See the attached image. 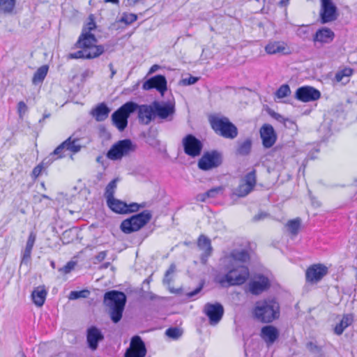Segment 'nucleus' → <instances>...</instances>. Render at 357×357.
<instances>
[{"label": "nucleus", "mask_w": 357, "mask_h": 357, "mask_svg": "<svg viewBox=\"0 0 357 357\" xmlns=\"http://www.w3.org/2000/svg\"><path fill=\"white\" fill-rule=\"evenodd\" d=\"M253 316L262 323H271L280 317V305L274 298L258 301L253 309Z\"/></svg>", "instance_id": "obj_1"}, {"label": "nucleus", "mask_w": 357, "mask_h": 357, "mask_svg": "<svg viewBox=\"0 0 357 357\" xmlns=\"http://www.w3.org/2000/svg\"><path fill=\"white\" fill-rule=\"evenodd\" d=\"M126 303V296L123 292L112 290L104 295V304L109 307V314L114 323H118L122 318Z\"/></svg>", "instance_id": "obj_2"}, {"label": "nucleus", "mask_w": 357, "mask_h": 357, "mask_svg": "<svg viewBox=\"0 0 357 357\" xmlns=\"http://www.w3.org/2000/svg\"><path fill=\"white\" fill-rule=\"evenodd\" d=\"M210 123L215 133L226 139H233L238 136L236 126L227 117L215 116L210 119Z\"/></svg>", "instance_id": "obj_3"}, {"label": "nucleus", "mask_w": 357, "mask_h": 357, "mask_svg": "<svg viewBox=\"0 0 357 357\" xmlns=\"http://www.w3.org/2000/svg\"><path fill=\"white\" fill-rule=\"evenodd\" d=\"M137 104L129 101L121 106L112 114V123L120 131H123L128 126L130 115L135 112Z\"/></svg>", "instance_id": "obj_4"}, {"label": "nucleus", "mask_w": 357, "mask_h": 357, "mask_svg": "<svg viewBox=\"0 0 357 357\" xmlns=\"http://www.w3.org/2000/svg\"><path fill=\"white\" fill-rule=\"evenodd\" d=\"M152 214L145 210L139 213L132 215L130 218L124 220L120 226V228L125 234H130L138 231L143 227L151 219Z\"/></svg>", "instance_id": "obj_5"}, {"label": "nucleus", "mask_w": 357, "mask_h": 357, "mask_svg": "<svg viewBox=\"0 0 357 357\" xmlns=\"http://www.w3.org/2000/svg\"><path fill=\"white\" fill-rule=\"evenodd\" d=\"M136 149V145L129 139H121L114 144L107 153V157L112 160H120Z\"/></svg>", "instance_id": "obj_6"}, {"label": "nucleus", "mask_w": 357, "mask_h": 357, "mask_svg": "<svg viewBox=\"0 0 357 357\" xmlns=\"http://www.w3.org/2000/svg\"><path fill=\"white\" fill-rule=\"evenodd\" d=\"M228 272L225 274L224 280L229 285H240L243 284L249 278L250 272L248 268L245 265H231L228 266Z\"/></svg>", "instance_id": "obj_7"}, {"label": "nucleus", "mask_w": 357, "mask_h": 357, "mask_svg": "<svg viewBox=\"0 0 357 357\" xmlns=\"http://www.w3.org/2000/svg\"><path fill=\"white\" fill-rule=\"evenodd\" d=\"M222 163V155L214 150L205 152L198 161V167L204 171L211 170L218 167Z\"/></svg>", "instance_id": "obj_8"}, {"label": "nucleus", "mask_w": 357, "mask_h": 357, "mask_svg": "<svg viewBox=\"0 0 357 357\" xmlns=\"http://www.w3.org/2000/svg\"><path fill=\"white\" fill-rule=\"evenodd\" d=\"M155 117L160 119L172 121L176 112L175 102L174 101L159 102L153 101Z\"/></svg>", "instance_id": "obj_9"}, {"label": "nucleus", "mask_w": 357, "mask_h": 357, "mask_svg": "<svg viewBox=\"0 0 357 357\" xmlns=\"http://www.w3.org/2000/svg\"><path fill=\"white\" fill-rule=\"evenodd\" d=\"M184 152L192 158L197 157L201 154L203 144L202 142L194 135H187L182 141Z\"/></svg>", "instance_id": "obj_10"}, {"label": "nucleus", "mask_w": 357, "mask_h": 357, "mask_svg": "<svg viewBox=\"0 0 357 357\" xmlns=\"http://www.w3.org/2000/svg\"><path fill=\"white\" fill-rule=\"evenodd\" d=\"M204 312L208 317L211 325H216L222 319L224 314V307L219 303H206L204 307Z\"/></svg>", "instance_id": "obj_11"}, {"label": "nucleus", "mask_w": 357, "mask_h": 357, "mask_svg": "<svg viewBox=\"0 0 357 357\" xmlns=\"http://www.w3.org/2000/svg\"><path fill=\"white\" fill-rule=\"evenodd\" d=\"M321 97L320 91L310 86H303L297 89L295 93V98L303 102H308L317 100Z\"/></svg>", "instance_id": "obj_12"}, {"label": "nucleus", "mask_w": 357, "mask_h": 357, "mask_svg": "<svg viewBox=\"0 0 357 357\" xmlns=\"http://www.w3.org/2000/svg\"><path fill=\"white\" fill-rule=\"evenodd\" d=\"M321 8L320 11L321 22L326 24L335 21L337 19V7L331 0H321Z\"/></svg>", "instance_id": "obj_13"}, {"label": "nucleus", "mask_w": 357, "mask_h": 357, "mask_svg": "<svg viewBox=\"0 0 357 357\" xmlns=\"http://www.w3.org/2000/svg\"><path fill=\"white\" fill-rule=\"evenodd\" d=\"M328 273V268L321 264L310 266L306 271V281L310 283L319 282Z\"/></svg>", "instance_id": "obj_14"}, {"label": "nucleus", "mask_w": 357, "mask_h": 357, "mask_svg": "<svg viewBox=\"0 0 357 357\" xmlns=\"http://www.w3.org/2000/svg\"><path fill=\"white\" fill-rule=\"evenodd\" d=\"M259 135L265 149L271 148L277 141V134L271 124L264 123L260 128Z\"/></svg>", "instance_id": "obj_15"}, {"label": "nucleus", "mask_w": 357, "mask_h": 357, "mask_svg": "<svg viewBox=\"0 0 357 357\" xmlns=\"http://www.w3.org/2000/svg\"><path fill=\"white\" fill-rule=\"evenodd\" d=\"M146 349L142 338L135 335L131 339L130 349L126 352L125 357H144Z\"/></svg>", "instance_id": "obj_16"}, {"label": "nucleus", "mask_w": 357, "mask_h": 357, "mask_svg": "<svg viewBox=\"0 0 357 357\" xmlns=\"http://www.w3.org/2000/svg\"><path fill=\"white\" fill-rule=\"evenodd\" d=\"M142 87L144 90L155 89L163 95L167 91V79L164 75H157L147 79Z\"/></svg>", "instance_id": "obj_17"}, {"label": "nucleus", "mask_w": 357, "mask_h": 357, "mask_svg": "<svg viewBox=\"0 0 357 357\" xmlns=\"http://www.w3.org/2000/svg\"><path fill=\"white\" fill-rule=\"evenodd\" d=\"M270 287V281L267 277L259 275L249 282V291L254 295H259L268 289Z\"/></svg>", "instance_id": "obj_18"}, {"label": "nucleus", "mask_w": 357, "mask_h": 357, "mask_svg": "<svg viewBox=\"0 0 357 357\" xmlns=\"http://www.w3.org/2000/svg\"><path fill=\"white\" fill-rule=\"evenodd\" d=\"M96 43L97 39L93 33L82 32L75 44V47L77 48L88 50L89 52H93L96 47H99V45H96Z\"/></svg>", "instance_id": "obj_19"}, {"label": "nucleus", "mask_w": 357, "mask_h": 357, "mask_svg": "<svg viewBox=\"0 0 357 357\" xmlns=\"http://www.w3.org/2000/svg\"><path fill=\"white\" fill-rule=\"evenodd\" d=\"M197 246L202 253L200 256L201 262L206 264L208 257L212 255L213 248L211 240L205 235H200L197 240Z\"/></svg>", "instance_id": "obj_20"}, {"label": "nucleus", "mask_w": 357, "mask_h": 357, "mask_svg": "<svg viewBox=\"0 0 357 357\" xmlns=\"http://www.w3.org/2000/svg\"><path fill=\"white\" fill-rule=\"evenodd\" d=\"M138 119L139 122L148 125L155 118L153 102L151 105H137Z\"/></svg>", "instance_id": "obj_21"}, {"label": "nucleus", "mask_w": 357, "mask_h": 357, "mask_svg": "<svg viewBox=\"0 0 357 357\" xmlns=\"http://www.w3.org/2000/svg\"><path fill=\"white\" fill-rule=\"evenodd\" d=\"M104 51L105 49L102 45H99V47H96V50L93 52H89L88 50L82 49L75 52L69 54L68 55V59H94L101 55L104 52Z\"/></svg>", "instance_id": "obj_22"}, {"label": "nucleus", "mask_w": 357, "mask_h": 357, "mask_svg": "<svg viewBox=\"0 0 357 357\" xmlns=\"http://www.w3.org/2000/svg\"><path fill=\"white\" fill-rule=\"evenodd\" d=\"M103 338L102 332L96 326H91L87 329L86 340L88 346L91 350L97 349L99 342Z\"/></svg>", "instance_id": "obj_23"}, {"label": "nucleus", "mask_w": 357, "mask_h": 357, "mask_svg": "<svg viewBox=\"0 0 357 357\" xmlns=\"http://www.w3.org/2000/svg\"><path fill=\"white\" fill-rule=\"evenodd\" d=\"M252 148V140L250 137L238 139L235 146V154L237 156H248L250 154Z\"/></svg>", "instance_id": "obj_24"}, {"label": "nucleus", "mask_w": 357, "mask_h": 357, "mask_svg": "<svg viewBox=\"0 0 357 357\" xmlns=\"http://www.w3.org/2000/svg\"><path fill=\"white\" fill-rule=\"evenodd\" d=\"M250 259L249 254L244 250H233L230 255L226 258V260L231 265H243L244 262H246Z\"/></svg>", "instance_id": "obj_25"}, {"label": "nucleus", "mask_w": 357, "mask_h": 357, "mask_svg": "<svg viewBox=\"0 0 357 357\" xmlns=\"http://www.w3.org/2000/svg\"><path fill=\"white\" fill-rule=\"evenodd\" d=\"M335 34L329 28L324 27L317 31L313 40L314 43H329L334 39Z\"/></svg>", "instance_id": "obj_26"}, {"label": "nucleus", "mask_w": 357, "mask_h": 357, "mask_svg": "<svg viewBox=\"0 0 357 357\" xmlns=\"http://www.w3.org/2000/svg\"><path fill=\"white\" fill-rule=\"evenodd\" d=\"M278 331L273 326H265L261 330V337L268 344H272L278 339Z\"/></svg>", "instance_id": "obj_27"}, {"label": "nucleus", "mask_w": 357, "mask_h": 357, "mask_svg": "<svg viewBox=\"0 0 357 357\" xmlns=\"http://www.w3.org/2000/svg\"><path fill=\"white\" fill-rule=\"evenodd\" d=\"M265 51L268 54L277 53L288 54L289 49L284 42L274 41L268 43L265 47Z\"/></svg>", "instance_id": "obj_28"}, {"label": "nucleus", "mask_w": 357, "mask_h": 357, "mask_svg": "<svg viewBox=\"0 0 357 357\" xmlns=\"http://www.w3.org/2000/svg\"><path fill=\"white\" fill-rule=\"evenodd\" d=\"M47 291L43 286L36 287L31 294L32 301L36 305L41 307L45 301Z\"/></svg>", "instance_id": "obj_29"}, {"label": "nucleus", "mask_w": 357, "mask_h": 357, "mask_svg": "<svg viewBox=\"0 0 357 357\" xmlns=\"http://www.w3.org/2000/svg\"><path fill=\"white\" fill-rule=\"evenodd\" d=\"M109 112V108L105 103H100L91 112V114L97 121H103L108 117Z\"/></svg>", "instance_id": "obj_30"}, {"label": "nucleus", "mask_w": 357, "mask_h": 357, "mask_svg": "<svg viewBox=\"0 0 357 357\" xmlns=\"http://www.w3.org/2000/svg\"><path fill=\"white\" fill-rule=\"evenodd\" d=\"M354 321V316L352 314H344L340 321L334 328V332L337 335H340L344 332V329L351 325Z\"/></svg>", "instance_id": "obj_31"}, {"label": "nucleus", "mask_w": 357, "mask_h": 357, "mask_svg": "<svg viewBox=\"0 0 357 357\" xmlns=\"http://www.w3.org/2000/svg\"><path fill=\"white\" fill-rule=\"evenodd\" d=\"M107 206L109 208L116 213H126L125 208L127 207V204L119 199L112 198L107 200Z\"/></svg>", "instance_id": "obj_32"}, {"label": "nucleus", "mask_w": 357, "mask_h": 357, "mask_svg": "<svg viewBox=\"0 0 357 357\" xmlns=\"http://www.w3.org/2000/svg\"><path fill=\"white\" fill-rule=\"evenodd\" d=\"M49 67L47 65H43L40 66L34 73L33 78H32V83L34 85H37L39 84H41L43 80L45 79L47 72H48Z\"/></svg>", "instance_id": "obj_33"}, {"label": "nucleus", "mask_w": 357, "mask_h": 357, "mask_svg": "<svg viewBox=\"0 0 357 357\" xmlns=\"http://www.w3.org/2000/svg\"><path fill=\"white\" fill-rule=\"evenodd\" d=\"M16 0H0V13L11 15L15 8Z\"/></svg>", "instance_id": "obj_34"}, {"label": "nucleus", "mask_w": 357, "mask_h": 357, "mask_svg": "<svg viewBox=\"0 0 357 357\" xmlns=\"http://www.w3.org/2000/svg\"><path fill=\"white\" fill-rule=\"evenodd\" d=\"M353 70L350 68H344L342 70L337 71L335 74V80L337 82H342L343 83H347L349 82V77L352 75Z\"/></svg>", "instance_id": "obj_35"}, {"label": "nucleus", "mask_w": 357, "mask_h": 357, "mask_svg": "<svg viewBox=\"0 0 357 357\" xmlns=\"http://www.w3.org/2000/svg\"><path fill=\"white\" fill-rule=\"evenodd\" d=\"M63 142H67V144L65 146V149L66 151H69L73 153H76L79 152L81 149V145L79 144L78 139H72V137H70Z\"/></svg>", "instance_id": "obj_36"}, {"label": "nucleus", "mask_w": 357, "mask_h": 357, "mask_svg": "<svg viewBox=\"0 0 357 357\" xmlns=\"http://www.w3.org/2000/svg\"><path fill=\"white\" fill-rule=\"evenodd\" d=\"M119 181V178H116L111 181L105 188V197L106 200L110 199L114 197V193L117 187V183Z\"/></svg>", "instance_id": "obj_37"}, {"label": "nucleus", "mask_w": 357, "mask_h": 357, "mask_svg": "<svg viewBox=\"0 0 357 357\" xmlns=\"http://www.w3.org/2000/svg\"><path fill=\"white\" fill-rule=\"evenodd\" d=\"M301 220L300 218H296L288 221L287 227L289 231L292 235H296L301 227Z\"/></svg>", "instance_id": "obj_38"}, {"label": "nucleus", "mask_w": 357, "mask_h": 357, "mask_svg": "<svg viewBox=\"0 0 357 357\" xmlns=\"http://www.w3.org/2000/svg\"><path fill=\"white\" fill-rule=\"evenodd\" d=\"M253 188L244 183H241L234 190V194L239 197L248 195Z\"/></svg>", "instance_id": "obj_39"}, {"label": "nucleus", "mask_w": 357, "mask_h": 357, "mask_svg": "<svg viewBox=\"0 0 357 357\" xmlns=\"http://www.w3.org/2000/svg\"><path fill=\"white\" fill-rule=\"evenodd\" d=\"M90 295V291L88 289H83L81 291H72L70 292L68 298L70 300H76L78 298H86Z\"/></svg>", "instance_id": "obj_40"}, {"label": "nucleus", "mask_w": 357, "mask_h": 357, "mask_svg": "<svg viewBox=\"0 0 357 357\" xmlns=\"http://www.w3.org/2000/svg\"><path fill=\"white\" fill-rule=\"evenodd\" d=\"M291 94V89L288 84H282L275 91V95L277 98L281 99L286 98Z\"/></svg>", "instance_id": "obj_41"}, {"label": "nucleus", "mask_w": 357, "mask_h": 357, "mask_svg": "<svg viewBox=\"0 0 357 357\" xmlns=\"http://www.w3.org/2000/svg\"><path fill=\"white\" fill-rule=\"evenodd\" d=\"M256 181V171L253 169L245 176L243 183L254 188Z\"/></svg>", "instance_id": "obj_42"}, {"label": "nucleus", "mask_w": 357, "mask_h": 357, "mask_svg": "<svg viewBox=\"0 0 357 357\" xmlns=\"http://www.w3.org/2000/svg\"><path fill=\"white\" fill-rule=\"evenodd\" d=\"M137 20V15L134 13H123L120 19V22L126 24H130Z\"/></svg>", "instance_id": "obj_43"}, {"label": "nucleus", "mask_w": 357, "mask_h": 357, "mask_svg": "<svg viewBox=\"0 0 357 357\" xmlns=\"http://www.w3.org/2000/svg\"><path fill=\"white\" fill-rule=\"evenodd\" d=\"M165 334L172 339H178L179 337L181 336L182 332L178 328H169L166 330Z\"/></svg>", "instance_id": "obj_44"}, {"label": "nucleus", "mask_w": 357, "mask_h": 357, "mask_svg": "<svg viewBox=\"0 0 357 357\" xmlns=\"http://www.w3.org/2000/svg\"><path fill=\"white\" fill-rule=\"evenodd\" d=\"M67 144V142H62L60 145H59L52 153V155H56V158H61L64 156L63 155L64 151H66L65 146Z\"/></svg>", "instance_id": "obj_45"}, {"label": "nucleus", "mask_w": 357, "mask_h": 357, "mask_svg": "<svg viewBox=\"0 0 357 357\" xmlns=\"http://www.w3.org/2000/svg\"><path fill=\"white\" fill-rule=\"evenodd\" d=\"M28 107L23 101H20L17 104V112L20 118L22 119L24 115L27 112Z\"/></svg>", "instance_id": "obj_46"}, {"label": "nucleus", "mask_w": 357, "mask_h": 357, "mask_svg": "<svg viewBox=\"0 0 357 357\" xmlns=\"http://www.w3.org/2000/svg\"><path fill=\"white\" fill-rule=\"evenodd\" d=\"M144 205H139L137 203H131L130 204H127L126 208H125V211H126V213H133L137 211L140 208H143Z\"/></svg>", "instance_id": "obj_47"}, {"label": "nucleus", "mask_w": 357, "mask_h": 357, "mask_svg": "<svg viewBox=\"0 0 357 357\" xmlns=\"http://www.w3.org/2000/svg\"><path fill=\"white\" fill-rule=\"evenodd\" d=\"M75 262L70 261L64 266L61 268L59 269V271L62 272L64 274L69 273L75 268Z\"/></svg>", "instance_id": "obj_48"}, {"label": "nucleus", "mask_w": 357, "mask_h": 357, "mask_svg": "<svg viewBox=\"0 0 357 357\" xmlns=\"http://www.w3.org/2000/svg\"><path fill=\"white\" fill-rule=\"evenodd\" d=\"M223 188L222 187H216L214 188H211L206 192V195L208 196V198L215 197L217 195L222 192Z\"/></svg>", "instance_id": "obj_49"}, {"label": "nucleus", "mask_w": 357, "mask_h": 357, "mask_svg": "<svg viewBox=\"0 0 357 357\" xmlns=\"http://www.w3.org/2000/svg\"><path fill=\"white\" fill-rule=\"evenodd\" d=\"M36 234L34 232H31L29 234V236L27 241H26V248H30L32 250L33 247L34 245L35 241H36Z\"/></svg>", "instance_id": "obj_50"}, {"label": "nucleus", "mask_w": 357, "mask_h": 357, "mask_svg": "<svg viewBox=\"0 0 357 357\" xmlns=\"http://www.w3.org/2000/svg\"><path fill=\"white\" fill-rule=\"evenodd\" d=\"M175 266L174 264H172L169 269L166 271L165 277L163 280V282L167 284H169L172 279L169 278V275L172 274L175 271Z\"/></svg>", "instance_id": "obj_51"}, {"label": "nucleus", "mask_w": 357, "mask_h": 357, "mask_svg": "<svg viewBox=\"0 0 357 357\" xmlns=\"http://www.w3.org/2000/svg\"><path fill=\"white\" fill-rule=\"evenodd\" d=\"M31 252V249L25 247V249L22 252V263H26L30 259Z\"/></svg>", "instance_id": "obj_52"}, {"label": "nucleus", "mask_w": 357, "mask_h": 357, "mask_svg": "<svg viewBox=\"0 0 357 357\" xmlns=\"http://www.w3.org/2000/svg\"><path fill=\"white\" fill-rule=\"evenodd\" d=\"M307 349L312 353L320 354L321 353V349L314 344L313 342H309L307 344Z\"/></svg>", "instance_id": "obj_53"}, {"label": "nucleus", "mask_w": 357, "mask_h": 357, "mask_svg": "<svg viewBox=\"0 0 357 357\" xmlns=\"http://www.w3.org/2000/svg\"><path fill=\"white\" fill-rule=\"evenodd\" d=\"M198 79H199L197 77L190 76L188 78L183 79L182 83L185 86L192 85L195 84L198 81Z\"/></svg>", "instance_id": "obj_54"}, {"label": "nucleus", "mask_w": 357, "mask_h": 357, "mask_svg": "<svg viewBox=\"0 0 357 357\" xmlns=\"http://www.w3.org/2000/svg\"><path fill=\"white\" fill-rule=\"evenodd\" d=\"M43 165H38L36 167H35L32 171L31 176L33 178H36L39 176V175L41 174V172L43 170Z\"/></svg>", "instance_id": "obj_55"}, {"label": "nucleus", "mask_w": 357, "mask_h": 357, "mask_svg": "<svg viewBox=\"0 0 357 357\" xmlns=\"http://www.w3.org/2000/svg\"><path fill=\"white\" fill-rule=\"evenodd\" d=\"M96 27V23L92 20L87 24L86 27L84 28L82 32L91 33Z\"/></svg>", "instance_id": "obj_56"}, {"label": "nucleus", "mask_w": 357, "mask_h": 357, "mask_svg": "<svg viewBox=\"0 0 357 357\" xmlns=\"http://www.w3.org/2000/svg\"><path fill=\"white\" fill-rule=\"evenodd\" d=\"M267 216H268V214L266 213L260 212L254 216L253 220H254V221H259V220L264 219Z\"/></svg>", "instance_id": "obj_57"}, {"label": "nucleus", "mask_w": 357, "mask_h": 357, "mask_svg": "<svg viewBox=\"0 0 357 357\" xmlns=\"http://www.w3.org/2000/svg\"><path fill=\"white\" fill-rule=\"evenodd\" d=\"M202 289V286H199L197 287L194 291H192L187 294V296L188 298H192L193 296H196L197 294H199Z\"/></svg>", "instance_id": "obj_58"}, {"label": "nucleus", "mask_w": 357, "mask_h": 357, "mask_svg": "<svg viewBox=\"0 0 357 357\" xmlns=\"http://www.w3.org/2000/svg\"><path fill=\"white\" fill-rule=\"evenodd\" d=\"M106 255H107L106 252L102 251V252H99L97 255V256L96 257V258L98 261H102V260H104L105 259Z\"/></svg>", "instance_id": "obj_59"}, {"label": "nucleus", "mask_w": 357, "mask_h": 357, "mask_svg": "<svg viewBox=\"0 0 357 357\" xmlns=\"http://www.w3.org/2000/svg\"><path fill=\"white\" fill-rule=\"evenodd\" d=\"M208 198V196L206 195V192L203 194H199L197 195V200L201 202H205L206 199Z\"/></svg>", "instance_id": "obj_60"}, {"label": "nucleus", "mask_w": 357, "mask_h": 357, "mask_svg": "<svg viewBox=\"0 0 357 357\" xmlns=\"http://www.w3.org/2000/svg\"><path fill=\"white\" fill-rule=\"evenodd\" d=\"M160 68V66L159 65H157V64L153 65L151 67V68L149 69V74H153V73H155Z\"/></svg>", "instance_id": "obj_61"}, {"label": "nucleus", "mask_w": 357, "mask_h": 357, "mask_svg": "<svg viewBox=\"0 0 357 357\" xmlns=\"http://www.w3.org/2000/svg\"><path fill=\"white\" fill-rule=\"evenodd\" d=\"M277 121H280V122H284L285 121V119L284 118L281 116L280 114H276L275 113L273 116Z\"/></svg>", "instance_id": "obj_62"}, {"label": "nucleus", "mask_w": 357, "mask_h": 357, "mask_svg": "<svg viewBox=\"0 0 357 357\" xmlns=\"http://www.w3.org/2000/svg\"><path fill=\"white\" fill-rule=\"evenodd\" d=\"M108 66H109V70L111 71L110 78L112 79L116 75V70L114 68V66H113L112 63H109Z\"/></svg>", "instance_id": "obj_63"}, {"label": "nucleus", "mask_w": 357, "mask_h": 357, "mask_svg": "<svg viewBox=\"0 0 357 357\" xmlns=\"http://www.w3.org/2000/svg\"><path fill=\"white\" fill-rule=\"evenodd\" d=\"M307 33V31L303 29V27H300L297 30V35L299 36H303Z\"/></svg>", "instance_id": "obj_64"}]
</instances>
